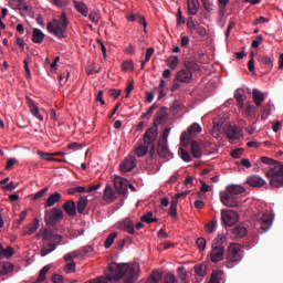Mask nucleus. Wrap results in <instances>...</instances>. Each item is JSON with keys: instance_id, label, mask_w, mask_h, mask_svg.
Here are the masks:
<instances>
[{"instance_id": "9", "label": "nucleus", "mask_w": 283, "mask_h": 283, "mask_svg": "<svg viewBox=\"0 0 283 283\" xmlns=\"http://www.w3.org/2000/svg\"><path fill=\"white\" fill-rule=\"evenodd\" d=\"M63 218L64 213L62 209L55 207L45 212L44 221L46 226L55 227Z\"/></svg>"}, {"instance_id": "39", "label": "nucleus", "mask_w": 283, "mask_h": 283, "mask_svg": "<svg viewBox=\"0 0 283 283\" xmlns=\"http://www.w3.org/2000/svg\"><path fill=\"white\" fill-rule=\"evenodd\" d=\"M43 39H44L43 32L39 29H34L32 41L36 44H41L43 42Z\"/></svg>"}, {"instance_id": "1", "label": "nucleus", "mask_w": 283, "mask_h": 283, "mask_svg": "<svg viewBox=\"0 0 283 283\" xmlns=\"http://www.w3.org/2000/svg\"><path fill=\"white\" fill-rule=\"evenodd\" d=\"M140 273L139 263H116L111 262L108 265L107 280L113 281L112 283H135Z\"/></svg>"}, {"instance_id": "2", "label": "nucleus", "mask_w": 283, "mask_h": 283, "mask_svg": "<svg viewBox=\"0 0 283 283\" xmlns=\"http://www.w3.org/2000/svg\"><path fill=\"white\" fill-rule=\"evenodd\" d=\"M261 161L264 165L273 166L268 170L265 176L270 179V186L273 188L283 187V165L281 163H275L273 158L261 157Z\"/></svg>"}, {"instance_id": "28", "label": "nucleus", "mask_w": 283, "mask_h": 283, "mask_svg": "<svg viewBox=\"0 0 283 283\" xmlns=\"http://www.w3.org/2000/svg\"><path fill=\"white\" fill-rule=\"evenodd\" d=\"M14 269L13 263L6 261V262H0V275H7L11 273Z\"/></svg>"}, {"instance_id": "17", "label": "nucleus", "mask_w": 283, "mask_h": 283, "mask_svg": "<svg viewBox=\"0 0 283 283\" xmlns=\"http://www.w3.org/2000/svg\"><path fill=\"white\" fill-rule=\"evenodd\" d=\"M167 116H168L167 107L159 108L154 117V123H153L154 127H159V125H161V123L166 120Z\"/></svg>"}, {"instance_id": "62", "label": "nucleus", "mask_w": 283, "mask_h": 283, "mask_svg": "<svg viewBox=\"0 0 283 283\" xmlns=\"http://www.w3.org/2000/svg\"><path fill=\"white\" fill-rule=\"evenodd\" d=\"M86 283H107V279L105 276H97V279H92L91 281H86Z\"/></svg>"}, {"instance_id": "31", "label": "nucleus", "mask_w": 283, "mask_h": 283, "mask_svg": "<svg viewBox=\"0 0 283 283\" xmlns=\"http://www.w3.org/2000/svg\"><path fill=\"white\" fill-rule=\"evenodd\" d=\"M253 101L258 107L262 105V102H264V94L260 92L258 88H254L252 92Z\"/></svg>"}, {"instance_id": "27", "label": "nucleus", "mask_w": 283, "mask_h": 283, "mask_svg": "<svg viewBox=\"0 0 283 283\" xmlns=\"http://www.w3.org/2000/svg\"><path fill=\"white\" fill-rule=\"evenodd\" d=\"M148 154V144L146 143H137V146H135V155L137 157H145Z\"/></svg>"}, {"instance_id": "51", "label": "nucleus", "mask_w": 283, "mask_h": 283, "mask_svg": "<svg viewBox=\"0 0 283 283\" xmlns=\"http://www.w3.org/2000/svg\"><path fill=\"white\" fill-rule=\"evenodd\" d=\"M193 31H196V33L201 38L207 36L208 34L207 29L200 24H197Z\"/></svg>"}, {"instance_id": "7", "label": "nucleus", "mask_w": 283, "mask_h": 283, "mask_svg": "<svg viewBox=\"0 0 283 283\" xmlns=\"http://www.w3.org/2000/svg\"><path fill=\"white\" fill-rule=\"evenodd\" d=\"M170 132L171 127H166L158 139L157 154L160 158L169 159L171 157V153L167 145Z\"/></svg>"}, {"instance_id": "46", "label": "nucleus", "mask_w": 283, "mask_h": 283, "mask_svg": "<svg viewBox=\"0 0 283 283\" xmlns=\"http://www.w3.org/2000/svg\"><path fill=\"white\" fill-rule=\"evenodd\" d=\"M64 271L66 274L75 273L76 272L75 261L69 262L67 265H65Z\"/></svg>"}, {"instance_id": "36", "label": "nucleus", "mask_w": 283, "mask_h": 283, "mask_svg": "<svg viewBox=\"0 0 283 283\" xmlns=\"http://www.w3.org/2000/svg\"><path fill=\"white\" fill-rule=\"evenodd\" d=\"M166 64L169 69L176 70L179 65V57L176 55H171L166 60Z\"/></svg>"}, {"instance_id": "6", "label": "nucleus", "mask_w": 283, "mask_h": 283, "mask_svg": "<svg viewBox=\"0 0 283 283\" xmlns=\"http://www.w3.org/2000/svg\"><path fill=\"white\" fill-rule=\"evenodd\" d=\"M226 242L224 234H218L217 238L212 241L210 260L213 263H219L224 259L226 255V247L223 245Z\"/></svg>"}, {"instance_id": "4", "label": "nucleus", "mask_w": 283, "mask_h": 283, "mask_svg": "<svg viewBox=\"0 0 283 283\" xmlns=\"http://www.w3.org/2000/svg\"><path fill=\"white\" fill-rule=\"evenodd\" d=\"M69 20L65 12L54 19L52 22H49L46 25L48 31L60 40L67 38V27Z\"/></svg>"}, {"instance_id": "61", "label": "nucleus", "mask_w": 283, "mask_h": 283, "mask_svg": "<svg viewBox=\"0 0 283 283\" xmlns=\"http://www.w3.org/2000/svg\"><path fill=\"white\" fill-rule=\"evenodd\" d=\"M17 187H18V184H15V182H13V181H10L9 184L2 186V189H3L4 191L10 192V191H13Z\"/></svg>"}, {"instance_id": "49", "label": "nucleus", "mask_w": 283, "mask_h": 283, "mask_svg": "<svg viewBox=\"0 0 283 283\" xmlns=\"http://www.w3.org/2000/svg\"><path fill=\"white\" fill-rule=\"evenodd\" d=\"M124 230L130 234H135V227L133 221L124 222Z\"/></svg>"}, {"instance_id": "63", "label": "nucleus", "mask_w": 283, "mask_h": 283, "mask_svg": "<svg viewBox=\"0 0 283 283\" xmlns=\"http://www.w3.org/2000/svg\"><path fill=\"white\" fill-rule=\"evenodd\" d=\"M90 20L95 23L98 24L99 22V15L96 12H91L90 14Z\"/></svg>"}, {"instance_id": "59", "label": "nucleus", "mask_w": 283, "mask_h": 283, "mask_svg": "<svg viewBox=\"0 0 283 283\" xmlns=\"http://www.w3.org/2000/svg\"><path fill=\"white\" fill-rule=\"evenodd\" d=\"M234 98L237 99V102H242L244 101V91L239 88L234 92Z\"/></svg>"}, {"instance_id": "38", "label": "nucleus", "mask_w": 283, "mask_h": 283, "mask_svg": "<svg viewBox=\"0 0 283 283\" xmlns=\"http://www.w3.org/2000/svg\"><path fill=\"white\" fill-rule=\"evenodd\" d=\"M117 237H118L117 231L111 232V234H108L107 239L105 240L104 247L106 249H109L114 244V241L116 240Z\"/></svg>"}, {"instance_id": "40", "label": "nucleus", "mask_w": 283, "mask_h": 283, "mask_svg": "<svg viewBox=\"0 0 283 283\" xmlns=\"http://www.w3.org/2000/svg\"><path fill=\"white\" fill-rule=\"evenodd\" d=\"M74 7H75L76 10H77L81 14H83L84 17H87V15H88V9H87V7H86L85 3L75 1V2H74Z\"/></svg>"}, {"instance_id": "12", "label": "nucleus", "mask_w": 283, "mask_h": 283, "mask_svg": "<svg viewBox=\"0 0 283 283\" xmlns=\"http://www.w3.org/2000/svg\"><path fill=\"white\" fill-rule=\"evenodd\" d=\"M137 167V159L134 155H128L124 158V161L119 164V171L132 172Z\"/></svg>"}, {"instance_id": "24", "label": "nucleus", "mask_w": 283, "mask_h": 283, "mask_svg": "<svg viewBox=\"0 0 283 283\" xmlns=\"http://www.w3.org/2000/svg\"><path fill=\"white\" fill-rule=\"evenodd\" d=\"M63 210L66 212L67 216L75 217L76 216L75 202L73 200H67L63 206Z\"/></svg>"}, {"instance_id": "43", "label": "nucleus", "mask_w": 283, "mask_h": 283, "mask_svg": "<svg viewBox=\"0 0 283 283\" xmlns=\"http://www.w3.org/2000/svg\"><path fill=\"white\" fill-rule=\"evenodd\" d=\"M51 270V265H44L40 271L36 282H44L46 279V273Z\"/></svg>"}, {"instance_id": "55", "label": "nucleus", "mask_w": 283, "mask_h": 283, "mask_svg": "<svg viewBox=\"0 0 283 283\" xmlns=\"http://www.w3.org/2000/svg\"><path fill=\"white\" fill-rule=\"evenodd\" d=\"M176 20H177V25H178V27H180V25H182V24L186 23V20H185V18L182 17V11H181V9H178L177 15H176Z\"/></svg>"}, {"instance_id": "8", "label": "nucleus", "mask_w": 283, "mask_h": 283, "mask_svg": "<svg viewBox=\"0 0 283 283\" xmlns=\"http://www.w3.org/2000/svg\"><path fill=\"white\" fill-rule=\"evenodd\" d=\"M272 226L273 216H271V213H261L254 218V228L261 233L271 230Z\"/></svg>"}, {"instance_id": "52", "label": "nucleus", "mask_w": 283, "mask_h": 283, "mask_svg": "<svg viewBox=\"0 0 283 283\" xmlns=\"http://www.w3.org/2000/svg\"><path fill=\"white\" fill-rule=\"evenodd\" d=\"M217 228V221L211 220L205 226V229L208 233H213Z\"/></svg>"}, {"instance_id": "13", "label": "nucleus", "mask_w": 283, "mask_h": 283, "mask_svg": "<svg viewBox=\"0 0 283 283\" xmlns=\"http://www.w3.org/2000/svg\"><path fill=\"white\" fill-rule=\"evenodd\" d=\"M115 191L122 196H126L128 192V180L122 177H115L114 180Z\"/></svg>"}, {"instance_id": "45", "label": "nucleus", "mask_w": 283, "mask_h": 283, "mask_svg": "<svg viewBox=\"0 0 283 283\" xmlns=\"http://www.w3.org/2000/svg\"><path fill=\"white\" fill-rule=\"evenodd\" d=\"M161 280V274L159 272H151L150 276L147 279V283H158Z\"/></svg>"}, {"instance_id": "50", "label": "nucleus", "mask_w": 283, "mask_h": 283, "mask_svg": "<svg viewBox=\"0 0 283 283\" xmlns=\"http://www.w3.org/2000/svg\"><path fill=\"white\" fill-rule=\"evenodd\" d=\"M161 283H178L176 276L171 273L165 274Z\"/></svg>"}, {"instance_id": "15", "label": "nucleus", "mask_w": 283, "mask_h": 283, "mask_svg": "<svg viewBox=\"0 0 283 283\" xmlns=\"http://www.w3.org/2000/svg\"><path fill=\"white\" fill-rule=\"evenodd\" d=\"M158 138V127H150L148 128L143 136V140L146 145H153L155 140Z\"/></svg>"}, {"instance_id": "21", "label": "nucleus", "mask_w": 283, "mask_h": 283, "mask_svg": "<svg viewBox=\"0 0 283 283\" xmlns=\"http://www.w3.org/2000/svg\"><path fill=\"white\" fill-rule=\"evenodd\" d=\"M62 199V195L60 192L52 193L44 202V208H51Z\"/></svg>"}, {"instance_id": "19", "label": "nucleus", "mask_w": 283, "mask_h": 283, "mask_svg": "<svg viewBox=\"0 0 283 283\" xmlns=\"http://www.w3.org/2000/svg\"><path fill=\"white\" fill-rule=\"evenodd\" d=\"M117 199L115 190L112 188L111 185L106 186L105 192L103 195V200L106 203H113Z\"/></svg>"}, {"instance_id": "34", "label": "nucleus", "mask_w": 283, "mask_h": 283, "mask_svg": "<svg viewBox=\"0 0 283 283\" xmlns=\"http://www.w3.org/2000/svg\"><path fill=\"white\" fill-rule=\"evenodd\" d=\"M154 212L153 211H147L145 214L140 217V222H145L147 224H151L154 222H158L157 218H153Z\"/></svg>"}, {"instance_id": "53", "label": "nucleus", "mask_w": 283, "mask_h": 283, "mask_svg": "<svg viewBox=\"0 0 283 283\" xmlns=\"http://www.w3.org/2000/svg\"><path fill=\"white\" fill-rule=\"evenodd\" d=\"M243 153H244V149L243 148H238V149H234L230 153V156L233 158V159H240L242 156H243Z\"/></svg>"}, {"instance_id": "57", "label": "nucleus", "mask_w": 283, "mask_h": 283, "mask_svg": "<svg viewBox=\"0 0 283 283\" xmlns=\"http://www.w3.org/2000/svg\"><path fill=\"white\" fill-rule=\"evenodd\" d=\"M38 155L41 157L42 160H46V161L53 160L52 154L50 153H43L41 150H38Z\"/></svg>"}, {"instance_id": "11", "label": "nucleus", "mask_w": 283, "mask_h": 283, "mask_svg": "<svg viewBox=\"0 0 283 283\" xmlns=\"http://www.w3.org/2000/svg\"><path fill=\"white\" fill-rule=\"evenodd\" d=\"M220 201L223 206H226L228 208H239L240 207L239 198L229 192H220Z\"/></svg>"}, {"instance_id": "33", "label": "nucleus", "mask_w": 283, "mask_h": 283, "mask_svg": "<svg viewBox=\"0 0 283 283\" xmlns=\"http://www.w3.org/2000/svg\"><path fill=\"white\" fill-rule=\"evenodd\" d=\"M191 155L195 159L202 157L200 145L197 142H191Z\"/></svg>"}, {"instance_id": "20", "label": "nucleus", "mask_w": 283, "mask_h": 283, "mask_svg": "<svg viewBox=\"0 0 283 283\" xmlns=\"http://www.w3.org/2000/svg\"><path fill=\"white\" fill-rule=\"evenodd\" d=\"M40 227V221L38 218L33 220V222H30L23 228V235H31L38 231Z\"/></svg>"}, {"instance_id": "48", "label": "nucleus", "mask_w": 283, "mask_h": 283, "mask_svg": "<svg viewBox=\"0 0 283 283\" xmlns=\"http://www.w3.org/2000/svg\"><path fill=\"white\" fill-rule=\"evenodd\" d=\"M259 61L263 64H265L268 67H273V61H271V57L266 55H260Z\"/></svg>"}, {"instance_id": "56", "label": "nucleus", "mask_w": 283, "mask_h": 283, "mask_svg": "<svg viewBox=\"0 0 283 283\" xmlns=\"http://www.w3.org/2000/svg\"><path fill=\"white\" fill-rule=\"evenodd\" d=\"M158 107V105L156 103H154L145 114L142 115V118H148V116H151L154 114V112L156 111V108Z\"/></svg>"}, {"instance_id": "47", "label": "nucleus", "mask_w": 283, "mask_h": 283, "mask_svg": "<svg viewBox=\"0 0 283 283\" xmlns=\"http://www.w3.org/2000/svg\"><path fill=\"white\" fill-rule=\"evenodd\" d=\"M196 244L200 251H205L207 247V240L203 237H200L196 240Z\"/></svg>"}, {"instance_id": "32", "label": "nucleus", "mask_w": 283, "mask_h": 283, "mask_svg": "<svg viewBox=\"0 0 283 283\" xmlns=\"http://www.w3.org/2000/svg\"><path fill=\"white\" fill-rule=\"evenodd\" d=\"M195 273L196 275H198L199 277H205L206 274H207V263L202 262V263H199L198 265H195Z\"/></svg>"}, {"instance_id": "16", "label": "nucleus", "mask_w": 283, "mask_h": 283, "mask_svg": "<svg viewBox=\"0 0 283 283\" xmlns=\"http://www.w3.org/2000/svg\"><path fill=\"white\" fill-rule=\"evenodd\" d=\"M192 72L190 70L182 69L176 74V80L180 83L188 84L192 80Z\"/></svg>"}, {"instance_id": "42", "label": "nucleus", "mask_w": 283, "mask_h": 283, "mask_svg": "<svg viewBox=\"0 0 283 283\" xmlns=\"http://www.w3.org/2000/svg\"><path fill=\"white\" fill-rule=\"evenodd\" d=\"M219 2V14L220 17H224L227 13V6L229 4L230 0H218Z\"/></svg>"}, {"instance_id": "23", "label": "nucleus", "mask_w": 283, "mask_h": 283, "mask_svg": "<svg viewBox=\"0 0 283 283\" xmlns=\"http://www.w3.org/2000/svg\"><path fill=\"white\" fill-rule=\"evenodd\" d=\"M232 234L234 239H243L248 234V228L244 226H235L232 229Z\"/></svg>"}, {"instance_id": "5", "label": "nucleus", "mask_w": 283, "mask_h": 283, "mask_svg": "<svg viewBox=\"0 0 283 283\" xmlns=\"http://www.w3.org/2000/svg\"><path fill=\"white\" fill-rule=\"evenodd\" d=\"M244 258V250L239 243H230L227 252L226 268L233 269Z\"/></svg>"}, {"instance_id": "18", "label": "nucleus", "mask_w": 283, "mask_h": 283, "mask_svg": "<svg viewBox=\"0 0 283 283\" xmlns=\"http://www.w3.org/2000/svg\"><path fill=\"white\" fill-rule=\"evenodd\" d=\"M247 184L253 188H262V187H264L266 181H264L262 177H260L258 175H253V176L248 177Z\"/></svg>"}, {"instance_id": "60", "label": "nucleus", "mask_w": 283, "mask_h": 283, "mask_svg": "<svg viewBox=\"0 0 283 283\" xmlns=\"http://www.w3.org/2000/svg\"><path fill=\"white\" fill-rule=\"evenodd\" d=\"M256 112H258V107L254 106V105H252V104H249V105L247 106V108H245V113H247L248 115H250V116L255 115Z\"/></svg>"}, {"instance_id": "14", "label": "nucleus", "mask_w": 283, "mask_h": 283, "mask_svg": "<svg viewBox=\"0 0 283 283\" xmlns=\"http://www.w3.org/2000/svg\"><path fill=\"white\" fill-rule=\"evenodd\" d=\"M243 130L241 127L237 125H229L226 128V135L229 140H239V138L242 136Z\"/></svg>"}, {"instance_id": "3", "label": "nucleus", "mask_w": 283, "mask_h": 283, "mask_svg": "<svg viewBox=\"0 0 283 283\" xmlns=\"http://www.w3.org/2000/svg\"><path fill=\"white\" fill-rule=\"evenodd\" d=\"M42 238L44 243L42 244L41 256L43 258L55 251L63 240V235L48 228L44 229Z\"/></svg>"}, {"instance_id": "44", "label": "nucleus", "mask_w": 283, "mask_h": 283, "mask_svg": "<svg viewBox=\"0 0 283 283\" xmlns=\"http://www.w3.org/2000/svg\"><path fill=\"white\" fill-rule=\"evenodd\" d=\"M202 128L199 124L193 123L191 126L188 127V134H201Z\"/></svg>"}, {"instance_id": "37", "label": "nucleus", "mask_w": 283, "mask_h": 283, "mask_svg": "<svg viewBox=\"0 0 283 283\" xmlns=\"http://www.w3.org/2000/svg\"><path fill=\"white\" fill-rule=\"evenodd\" d=\"M9 3L10 7L15 10H27L28 8L25 2L22 0H11Z\"/></svg>"}, {"instance_id": "64", "label": "nucleus", "mask_w": 283, "mask_h": 283, "mask_svg": "<svg viewBox=\"0 0 283 283\" xmlns=\"http://www.w3.org/2000/svg\"><path fill=\"white\" fill-rule=\"evenodd\" d=\"M52 282L53 283H64L63 276H61L60 274H53Z\"/></svg>"}, {"instance_id": "25", "label": "nucleus", "mask_w": 283, "mask_h": 283, "mask_svg": "<svg viewBox=\"0 0 283 283\" xmlns=\"http://www.w3.org/2000/svg\"><path fill=\"white\" fill-rule=\"evenodd\" d=\"M227 192L233 197L240 196L245 192V188L238 185L227 187Z\"/></svg>"}, {"instance_id": "35", "label": "nucleus", "mask_w": 283, "mask_h": 283, "mask_svg": "<svg viewBox=\"0 0 283 283\" xmlns=\"http://www.w3.org/2000/svg\"><path fill=\"white\" fill-rule=\"evenodd\" d=\"M87 203H88L87 197L86 196H81L80 200H78V203H77V212L80 214L84 213V211L86 210Z\"/></svg>"}, {"instance_id": "10", "label": "nucleus", "mask_w": 283, "mask_h": 283, "mask_svg": "<svg viewBox=\"0 0 283 283\" xmlns=\"http://www.w3.org/2000/svg\"><path fill=\"white\" fill-rule=\"evenodd\" d=\"M221 219L224 226L233 227L239 222V213L234 210H221Z\"/></svg>"}, {"instance_id": "29", "label": "nucleus", "mask_w": 283, "mask_h": 283, "mask_svg": "<svg viewBox=\"0 0 283 283\" xmlns=\"http://www.w3.org/2000/svg\"><path fill=\"white\" fill-rule=\"evenodd\" d=\"M223 270H213L209 283H220L223 279Z\"/></svg>"}, {"instance_id": "54", "label": "nucleus", "mask_w": 283, "mask_h": 283, "mask_svg": "<svg viewBox=\"0 0 283 283\" xmlns=\"http://www.w3.org/2000/svg\"><path fill=\"white\" fill-rule=\"evenodd\" d=\"M198 24H196L195 20L192 18L187 19V30L193 33L195 29Z\"/></svg>"}, {"instance_id": "26", "label": "nucleus", "mask_w": 283, "mask_h": 283, "mask_svg": "<svg viewBox=\"0 0 283 283\" xmlns=\"http://www.w3.org/2000/svg\"><path fill=\"white\" fill-rule=\"evenodd\" d=\"M28 106H29L30 112L32 113V115L38 120H43V116L40 114L39 107L35 105V103L31 98H28Z\"/></svg>"}, {"instance_id": "22", "label": "nucleus", "mask_w": 283, "mask_h": 283, "mask_svg": "<svg viewBox=\"0 0 283 283\" xmlns=\"http://www.w3.org/2000/svg\"><path fill=\"white\" fill-rule=\"evenodd\" d=\"M188 13L197 15L200 10V2L198 0H187Z\"/></svg>"}, {"instance_id": "30", "label": "nucleus", "mask_w": 283, "mask_h": 283, "mask_svg": "<svg viewBox=\"0 0 283 283\" xmlns=\"http://www.w3.org/2000/svg\"><path fill=\"white\" fill-rule=\"evenodd\" d=\"M14 254V249L11 245H8L6 249L2 247L0 243V259L1 258H7L10 259Z\"/></svg>"}, {"instance_id": "41", "label": "nucleus", "mask_w": 283, "mask_h": 283, "mask_svg": "<svg viewBox=\"0 0 283 283\" xmlns=\"http://www.w3.org/2000/svg\"><path fill=\"white\" fill-rule=\"evenodd\" d=\"M185 67L190 71H199L200 66L198 65V63L196 61H191V60H187L184 62Z\"/></svg>"}, {"instance_id": "58", "label": "nucleus", "mask_w": 283, "mask_h": 283, "mask_svg": "<svg viewBox=\"0 0 283 283\" xmlns=\"http://www.w3.org/2000/svg\"><path fill=\"white\" fill-rule=\"evenodd\" d=\"M49 191V187H44L43 189H41L40 191H38L36 193H34L33 196V200H39L41 198H43V196Z\"/></svg>"}]
</instances>
